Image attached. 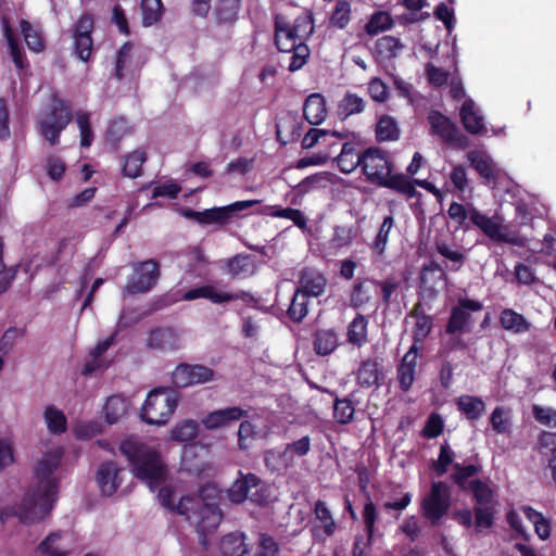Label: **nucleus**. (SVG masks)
Segmentation results:
<instances>
[{
    "mask_svg": "<svg viewBox=\"0 0 556 556\" xmlns=\"http://www.w3.org/2000/svg\"><path fill=\"white\" fill-rule=\"evenodd\" d=\"M61 458V450L55 448L37 462L34 468V485L21 504L0 509L1 522H5L11 517H17L23 523H31L50 514L58 498V480L53 472L59 467Z\"/></svg>",
    "mask_w": 556,
    "mask_h": 556,
    "instance_id": "1",
    "label": "nucleus"
},
{
    "mask_svg": "<svg viewBox=\"0 0 556 556\" xmlns=\"http://www.w3.org/2000/svg\"><path fill=\"white\" fill-rule=\"evenodd\" d=\"M119 451L132 465L134 475L144 481L150 490L153 491L165 481L167 469L154 448L129 438L121 443Z\"/></svg>",
    "mask_w": 556,
    "mask_h": 556,
    "instance_id": "2",
    "label": "nucleus"
},
{
    "mask_svg": "<svg viewBox=\"0 0 556 556\" xmlns=\"http://www.w3.org/2000/svg\"><path fill=\"white\" fill-rule=\"evenodd\" d=\"M215 491L212 485L201 488L197 496H182L177 504V514L184 516L198 533H211L219 526L223 514L214 503H206L210 492Z\"/></svg>",
    "mask_w": 556,
    "mask_h": 556,
    "instance_id": "3",
    "label": "nucleus"
},
{
    "mask_svg": "<svg viewBox=\"0 0 556 556\" xmlns=\"http://www.w3.org/2000/svg\"><path fill=\"white\" fill-rule=\"evenodd\" d=\"M178 404L177 393L169 388H156L149 392L141 408V418L149 425H165Z\"/></svg>",
    "mask_w": 556,
    "mask_h": 556,
    "instance_id": "4",
    "label": "nucleus"
},
{
    "mask_svg": "<svg viewBox=\"0 0 556 556\" xmlns=\"http://www.w3.org/2000/svg\"><path fill=\"white\" fill-rule=\"evenodd\" d=\"M72 119L68 105L60 98L53 97L49 111L38 118L37 125L39 134L51 146L60 141L61 132L66 128Z\"/></svg>",
    "mask_w": 556,
    "mask_h": 556,
    "instance_id": "5",
    "label": "nucleus"
},
{
    "mask_svg": "<svg viewBox=\"0 0 556 556\" xmlns=\"http://www.w3.org/2000/svg\"><path fill=\"white\" fill-rule=\"evenodd\" d=\"M275 42L279 51L292 52L288 66L290 72L300 70L306 63L309 56V49L304 42H299V39L289 29L288 24L276 21Z\"/></svg>",
    "mask_w": 556,
    "mask_h": 556,
    "instance_id": "6",
    "label": "nucleus"
},
{
    "mask_svg": "<svg viewBox=\"0 0 556 556\" xmlns=\"http://www.w3.org/2000/svg\"><path fill=\"white\" fill-rule=\"evenodd\" d=\"M260 202V200L238 201L226 206L213 207L202 212L188 208L184 212V215L201 225L223 226L227 224L235 214L250 208Z\"/></svg>",
    "mask_w": 556,
    "mask_h": 556,
    "instance_id": "7",
    "label": "nucleus"
},
{
    "mask_svg": "<svg viewBox=\"0 0 556 556\" xmlns=\"http://www.w3.org/2000/svg\"><path fill=\"white\" fill-rule=\"evenodd\" d=\"M451 506V486L445 482H432L430 492L421 502V510L425 518L432 525L448 511Z\"/></svg>",
    "mask_w": 556,
    "mask_h": 556,
    "instance_id": "8",
    "label": "nucleus"
},
{
    "mask_svg": "<svg viewBox=\"0 0 556 556\" xmlns=\"http://www.w3.org/2000/svg\"><path fill=\"white\" fill-rule=\"evenodd\" d=\"M427 119L430 125V135L458 149H466L469 146L468 137L441 112L431 110Z\"/></svg>",
    "mask_w": 556,
    "mask_h": 556,
    "instance_id": "9",
    "label": "nucleus"
},
{
    "mask_svg": "<svg viewBox=\"0 0 556 556\" xmlns=\"http://www.w3.org/2000/svg\"><path fill=\"white\" fill-rule=\"evenodd\" d=\"M228 497L230 502L236 504L243 503L245 500H250L256 504H263L266 502L264 483L254 473L243 475L240 472L239 478L228 490Z\"/></svg>",
    "mask_w": 556,
    "mask_h": 556,
    "instance_id": "10",
    "label": "nucleus"
},
{
    "mask_svg": "<svg viewBox=\"0 0 556 556\" xmlns=\"http://www.w3.org/2000/svg\"><path fill=\"white\" fill-rule=\"evenodd\" d=\"M362 170L367 180L381 185L393 172V166L384 151L379 148H368L363 152Z\"/></svg>",
    "mask_w": 556,
    "mask_h": 556,
    "instance_id": "11",
    "label": "nucleus"
},
{
    "mask_svg": "<svg viewBox=\"0 0 556 556\" xmlns=\"http://www.w3.org/2000/svg\"><path fill=\"white\" fill-rule=\"evenodd\" d=\"M159 277V264L154 260L138 263L134 266V273L129 277L124 292L127 294L146 293L155 286Z\"/></svg>",
    "mask_w": 556,
    "mask_h": 556,
    "instance_id": "12",
    "label": "nucleus"
},
{
    "mask_svg": "<svg viewBox=\"0 0 556 556\" xmlns=\"http://www.w3.org/2000/svg\"><path fill=\"white\" fill-rule=\"evenodd\" d=\"M215 371L204 365L179 364L172 374V380L177 388H187L213 381Z\"/></svg>",
    "mask_w": 556,
    "mask_h": 556,
    "instance_id": "13",
    "label": "nucleus"
},
{
    "mask_svg": "<svg viewBox=\"0 0 556 556\" xmlns=\"http://www.w3.org/2000/svg\"><path fill=\"white\" fill-rule=\"evenodd\" d=\"M207 299L215 304H220L224 302L237 301L241 300L245 303L255 302L254 296L247 291H238V292H222L218 291L214 286L205 285L198 288H193L184 293L182 300L185 301H193L197 299Z\"/></svg>",
    "mask_w": 556,
    "mask_h": 556,
    "instance_id": "14",
    "label": "nucleus"
},
{
    "mask_svg": "<svg viewBox=\"0 0 556 556\" xmlns=\"http://www.w3.org/2000/svg\"><path fill=\"white\" fill-rule=\"evenodd\" d=\"M180 332L173 327L152 329L147 338V348L159 352H174L181 348Z\"/></svg>",
    "mask_w": 556,
    "mask_h": 556,
    "instance_id": "15",
    "label": "nucleus"
},
{
    "mask_svg": "<svg viewBox=\"0 0 556 556\" xmlns=\"http://www.w3.org/2000/svg\"><path fill=\"white\" fill-rule=\"evenodd\" d=\"M471 224L495 242L517 244V239L502 231V219L498 216L489 217L480 211H471Z\"/></svg>",
    "mask_w": 556,
    "mask_h": 556,
    "instance_id": "16",
    "label": "nucleus"
},
{
    "mask_svg": "<svg viewBox=\"0 0 556 556\" xmlns=\"http://www.w3.org/2000/svg\"><path fill=\"white\" fill-rule=\"evenodd\" d=\"M249 417V410L240 406H230L208 413L202 424L207 430L230 427L235 422Z\"/></svg>",
    "mask_w": 556,
    "mask_h": 556,
    "instance_id": "17",
    "label": "nucleus"
},
{
    "mask_svg": "<svg viewBox=\"0 0 556 556\" xmlns=\"http://www.w3.org/2000/svg\"><path fill=\"white\" fill-rule=\"evenodd\" d=\"M93 28V20L90 15H83L74 29V49L75 53L81 61H88L92 52L91 30Z\"/></svg>",
    "mask_w": 556,
    "mask_h": 556,
    "instance_id": "18",
    "label": "nucleus"
},
{
    "mask_svg": "<svg viewBox=\"0 0 556 556\" xmlns=\"http://www.w3.org/2000/svg\"><path fill=\"white\" fill-rule=\"evenodd\" d=\"M482 309V303L470 299H459L458 306L454 307L446 325L447 333H456L465 330L470 323V314L468 311L478 312Z\"/></svg>",
    "mask_w": 556,
    "mask_h": 556,
    "instance_id": "19",
    "label": "nucleus"
},
{
    "mask_svg": "<svg viewBox=\"0 0 556 556\" xmlns=\"http://www.w3.org/2000/svg\"><path fill=\"white\" fill-rule=\"evenodd\" d=\"M298 291L306 296L317 298L325 291L327 279L318 270L305 267L300 271Z\"/></svg>",
    "mask_w": 556,
    "mask_h": 556,
    "instance_id": "20",
    "label": "nucleus"
},
{
    "mask_svg": "<svg viewBox=\"0 0 556 556\" xmlns=\"http://www.w3.org/2000/svg\"><path fill=\"white\" fill-rule=\"evenodd\" d=\"M467 160L488 182H494L498 178L500 168L485 152L478 150L469 151L467 153Z\"/></svg>",
    "mask_w": 556,
    "mask_h": 556,
    "instance_id": "21",
    "label": "nucleus"
},
{
    "mask_svg": "<svg viewBox=\"0 0 556 556\" xmlns=\"http://www.w3.org/2000/svg\"><path fill=\"white\" fill-rule=\"evenodd\" d=\"M121 469L113 462H105L100 465L97 472V482L103 495H113L121 484L118 477Z\"/></svg>",
    "mask_w": 556,
    "mask_h": 556,
    "instance_id": "22",
    "label": "nucleus"
},
{
    "mask_svg": "<svg viewBox=\"0 0 556 556\" xmlns=\"http://www.w3.org/2000/svg\"><path fill=\"white\" fill-rule=\"evenodd\" d=\"M384 375L380 364L376 359H365L356 372L357 384L362 388H379L382 384Z\"/></svg>",
    "mask_w": 556,
    "mask_h": 556,
    "instance_id": "23",
    "label": "nucleus"
},
{
    "mask_svg": "<svg viewBox=\"0 0 556 556\" xmlns=\"http://www.w3.org/2000/svg\"><path fill=\"white\" fill-rule=\"evenodd\" d=\"M460 118L468 132L473 135H484L486 132L483 116L476 109V104L471 99L464 101L460 109Z\"/></svg>",
    "mask_w": 556,
    "mask_h": 556,
    "instance_id": "24",
    "label": "nucleus"
},
{
    "mask_svg": "<svg viewBox=\"0 0 556 556\" xmlns=\"http://www.w3.org/2000/svg\"><path fill=\"white\" fill-rule=\"evenodd\" d=\"M409 316L415 318V326L413 329L414 342L421 343L429 336L433 328V318L432 316L426 314L421 302H417L414 305Z\"/></svg>",
    "mask_w": 556,
    "mask_h": 556,
    "instance_id": "25",
    "label": "nucleus"
},
{
    "mask_svg": "<svg viewBox=\"0 0 556 556\" xmlns=\"http://www.w3.org/2000/svg\"><path fill=\"white\" fill-rule=\"evenodd\" d=\"M303 115L311 125L321 124L327 116L325 98L319 93L308 96L303 105Z\"/></svg>",
    "mask_w": 556,
    "mask_h": 556,
    "instance_id": "26",
    "label": "nucleus"
},
{
    "mask_svg": "<svg viewBox=\"0 0 556 556\" xmlns=\"http://www.w3.org/2000/svg\"><path fill=\"white\" fill-rule=\"evenodd\" d=\"M128 407L126 397L119 394L111 395L103 406L105 421L110 425L116 424L127 414Z\"/></svg>",
    "mask_w": 556,
    "mask_h": 556,
    "instance_id": "27",
    "label": "nucleus"
},
{
    "mask_svg": "<svg viewBox=\"0 0 556 556\" xmlns=\"http://www.w3.org/2000/svg\"><path fill=\"white\" fill-rule=\"evenodd\" d=\"M456 406L457 409L471 421L479 419L485 410V404L482 399L472 395L459 396L456 400Z\"/></svg>",
    "mask_w": 556,
    "mask_h": 556,
    "instance_id": "28",
    "label": "nucleus"
},
{
    "mask_svg": "<svg viewBox=\"0 0 556 556\" xmlns=\"http://www.w3.org/2000/svg\"><path fill=\"white\" fill-rule=\"evenodd\" d=\"M336 160L340 170L350 174L358 166L362 167L363 153H356L354 144L346 142L342 146L341 152Z\"/></svg>",
    "mask_w": 556,
    "mask_h": 556,
    "instance_id": "29",
    "label": "nucleus"
},
{
    "mask_svg": "<svg viewBox=\"0 0 556 556\" xmlns=\"http://www.w3.org/2000/svg\"><path fill=\"white\" fill-rule=\"evenodd\" d=\"M329 137L337 138H346L348 135L345 132L340 131H329L326 129L311 128L303 137L301 146L303 149H312L318 143H323L326 146H332L329 141Z\"/></svg>",
    "mask_w": 556,
    "mask_h": 556,
    "instance_id": "30",
    "label": "nucleus"
},
{
    "mask_svg": "<svg viewBox=\"0 0 556 556\" xmlns=\"http://www.w3.org/2000/svg\"><path fill=\"white\" fill-rule=\"evenodd\" d=\"M219 548L223 556H243L248 553L244 534L233 532L223 536Z\"/></svg>",
    "mask_w": 556,
    "mask_h": 556,
    "instance_id": "31",
    "label": "nucleus"
},
{
    "mask_svg": "<svg viewBox=\"0 0 556 556\" xmlns=\"http://www.w3.org/2000/svg\"><path fill=\"white\" fill-rule=\"evenodd\" d=\"M314 351L318 355H329L338 346V336L332 329H320L314 333Z\"/></svg>",
    "mask_w": 556,
    "mask_h": 556,
    "instance_id": "32",
    "label": "nucleus"
},
{
    "mask_svg": "<svg viewBox=\"0 0 556 556\" xmlns=\"http://www.w3.org/2000/svg\"><path fill=\"white\" fill-rule=\"evenodd\" d=\"M500 321L505 330L513 331L514 333H522L531 328V324L523 315L510 308H506L501 313Z\"/></svg>",
    "mask_w": 556,
    "mask_h": 556,
    "instance_id": "33",
    "label": "nucleus"
},
{
    "mask_svg": "<svg viewBox=\"0 0 556 556\" xmlns=\"http://www.w3.org/2000/svg\"><path fill=\"white\" fill-rule=\"evenodd\" d=\"M366 105L365 100L355 93L346 92L338 104V116L345 119L351 115L359 114L364 111Z\"/></svg>",
    "mask_w": 556,
    "mask_h": 556,
    "instance_id": "34",
    "label": "nucleus"
},
{
    "mask_svg": "<svg viewBox=\"0 0 556 556\" xmlns=\"http://www.w3.org/2000/svg\"><path fill=\"white\" fill-rule=\"evenodd\" d=\"M453 468L454 472L451 475V478L462 491L469 490V478H473L482 470L481 466L473 464L464 466L456 463L453 464Z\"/></svg>",
    "mask_w": 556,
    "mask_h": 556,
    "instance_id": "35",
    "label": "nucleus"
},
{
    "mask_svg": "<svg viewBox=\"0 0 556 556\" xmlns=\"http://www.w3.org/2000/svg\"><path fill=\"white\" fill-rule=\"evenodd\" d=\"M435 250L440 255L451 262V265H446V268L452 271H458L467 260L466 254L463 251L455 249L445 242H437Z\"/></svg>",
    "mask_w": 556,
    "mask_h": 556,
    "instance_id": "36",
    "label": "nucleus"
},
{
    "mask_svg": "<svg viewBox=\"0 0 556 556\" xmlns=\"http://www.w3.org/2000/svg\"><path fill=\"white\" fill-rule=\"evenodd\" d=\"M240 0H218L215 9L217 23L232 24L238 18Z\"/></svg>",
    "mask_w": 556,
    "mask_h": 556,
    "instance_id": "37",
    "label": "nucleus"
},
{
    "mask_svg": "<svg viewBox=\"0 0 556 556\" xmlns=\"http://www.w3.org/2000/svg\"><path fill=\"white\" fill-rule=\"evenodd\" d=\"M403 49L404 45L393 36H383L376 42L377 53L386 60L395 59Z\"/></svg>",
    "mask_w": 556,
    "mask_h": 556,
    "instance_id": "38",
    "label": "nucleus"
},
{
    "mask_svg": "<svg viewBox=\"0 0 556 556\" xmlns=\"http://www.w3.org/2000/svg\"><path fill=\"white\" fill-rule=\"evenodd\" d=\"M367 319L358 314L349 325L348 341L362 346L367 341Z\"/></svg>",
    "mask_w": 556,
    "mask_h": 556,
    "instance_id": "39",
    "label": "nucleus"
},
{
    "mask_svg": "<svg viewBox=\"0 0 556 556\" xmlns=\"http://www.w3.org/2000/svg\"><path fill=\"white\" fill-rule=\"evenodd\" d=\"M469 492L472 493L477 506H492L494 492L490 485L479 479L469 482Z\"/></svg>",
    "mask_w": 556,
    "mask_h": 556,
    "instance_id": "40",
    "label": "nucleus"
},
{
    "mask_svg": "<svg viewBox=\"0 0 556 556\" xmlns=\"http://www.w3.org/2000/svg\"><path fill=\"white\" fill-rule=\"evenodd\" d=\"M394 226V218L392 215H388L383 218L382 224L379 227L378 233L376 235L370 249L377 255H382L386 251L389 235Z\"/></svg>",
    "mask_w": 556,
    "mask_h": 556,
    "instance_id": "41",
    "label": "nucleus"
},
{
    "mask_svg": "<svg viewBox=\"0 0 556 556\" xmlns=\"http://www.w3.org/2000/svg\"><path fill=\"white\" fill-rule=\"evenodd\" d=\"M147 161L146 151L139 149L125 156L123 172L130 178H137L141 175L142 164Z\"/></svg>",
    "mask_w": 556,
    "mask_h": 556,
    "instance_id": "42",
    "label": "nucleus"
},
{
    "mask_svg": "<svg viewBox=\"0 0 556 556\" xmlns=\"http://www.w3.org/2000/svg\"><path fill=\"white\" fill-rule=\"evenodd\" d=\"M354 392L348 397L339 400L336 399L333 403V416L339 424L345 425L353 420L355 407L353 405Z\"/></svg>",
    "mask_w": 556,
    "mask_h": 556,
    "instance_id": "43",
    "label": "nucleus"
},
{
    "mask_svg": "<svg viewBox=\"0 0 556 556\" xmlns=\"http://www.w3.org/2000/svg\"><path fill=\"white\" fill-rule=\"evenodd\" d=\"M380 186L396 190L407 198H413L417 193L414 184L410 182L403 174L392 175L391 173Z\"/></svg>",
    "mask_w": 556,
    "mask_h": 556,
    "instance_id": "44",
    "label": "nucleus"
},
{
    "mask_svg": "<svg viewBox=\"0 0 556 556\" xmlns=\"http://www.w3.org/2000/svg\"><path fill=\"white\" fill-rule=\"evenodd\" d=\"M437 280L446 281L447 276L442 265L431 261L422 266L420 281L424 286L433 288Z\"/></svg>",
    "mask_w": 556,
    "mask_h": 556,
    "instance_id": "45",
    "label": "nucleus"
},
{
    "mask_svg": "<svg viewBox=\"0 0 556 556\" xmlns=\"http://www.w3.org/2000/svg\"><path fill=\"white\" fill-rule=\"evenodd\" d=\"M400 130L395 119L389 115H383L377 123L376 137L378 141L396 140Z\"/></svg>",
    "mask_w": 556,
    "mask_h": 556,
    "instance_id": "46",
    "label": "nucleus"
},
{
    "mask_svg": "<svg viewBox=\"0 0 556 556\" xmlns=\"http://www.w3.org/2000/svg\"><path fill=\"white\" fill-rule=\"evenodd\" d=\"M308 313V296L295 290L290 306L288 308V316L295 323H301Z\"/></svg>",
    "mask_w": 556,
    "mask_h": 556,
    "instance_id": "47",
    "label": "nucleus"
},
{
    "mask_svg": "<svg viewBox=\"0 0 556 556\" xmlns=\"http://www.w3.org/2000/svg\"><path fill=\"white\" fill-rule=\"evenodd\" d=\"M314 514L316 519L320 522L324 533L327 536H331L337 529V525L333 520L330 509L327 507L324 501H316L314 505Z\"/></svg>",
    "mask_w": 556,
    "mask_h": 556,
    "instance_id": "48",
    "label": "nucleus"
},
{
    "mask_svg": "<svg viewBox=\"0 0 556 556\" xmlns=\"http://www.w3.org/2000/svg\"><path fill=\"white\" fill-rule=\"evenodd\" d=\"M477 208L472 204L463 205L457 202H452L447 214L448 217L454 220L458 227L468 229L469 224L467 220L471 222V211H476Z\"/></svg>",
    "mask_w": 556,
    "mask_h": 556,
    "instance_id": "49",
    "label": "nucleus"
},
{
    "mask_svg": "<svg viewBox=\"0 0 556 556\" xmlns=\"http://www.w3.org/2000/svg\"><path fill=\"white\" fill-rule=\"evenodd\" d=\"M45 420L50 432L58 434L66 431V417L62 410L54 406L46 408Z\"/></svg>",
    "mask_w": 556,
    "mask_h": 556,
    "instance_id": "50",
    "label": "nucleus"
},
{
    "mask_svg": "<svg viewBox=\"0 0 556 556\" xmlns=\"http://www.w3.org/2000/svg\"><path fill=\"white\" fill-rule=\"evenodd\" d=\"M142 22L144 26H151L163 14V3L161 0H141Z\"/></svg>",
    "mask_w": 556,
    "mask_h": 556,
    "instance_id": "51",
    "label": "nucleus"
},
{
    "mask_svg": "<svg viewBox=\"0 0 556 556\" xmlns=\"http://www.w3.org/2000/svg\"><path fill=\"white\" fill-rule=\"evenodd\" d=\"M490 422L492 429L498 434H505L510 432L511 420L509 410L504 407L497 406L491 414Z\"/></svg>",
    "mask_w": 556,
    "mask_h": 556,
    "instance_id": "52",
    "label": "nucleus"
},
{
    "mask_svg": "<svg viewBox=\"0 0 556 556\" xmlns=\"http://www.w3.org/2000/svg\"><path fill=\"white\" fill-rule=\"evenodd\" d=\"M21 29L27 47L34 52H41L45 48L41 34L26 20L21 21Z\"/></svg>",
    "mask_w": 556,
    "mask_h": 556,
    "instance_id": "53",
    "label": "nucleus"
},
{
    "mask_svg": "<svg viewBox=\"0 0 556 556\" xmlns=\"http://www.w3.org/2000/svg\"><path fill=\"white\" fill-rule=\"evenodd\" d=\"M198 424L194 420L186 419L177 424L172 431V439L178 442H189L198 434Z\"/></svg>",
    "mask_w": 556,
    "mask_h": 556,
    "instance_id": "54",
    "label": "nucleus"
},
{
    "mask_svg": "<svg viewBox=\"0 0 556 556\" xmlns=\"http://www.w3.org/2000/svg\"><path fill=\"white\" fill-rule=\"evenodd\" d=\"M355 237L356 232L352 227L336 226L329 243L332 249H342L349 247Z\"/></svg>",
    "mask_w": 556,
    "mask_h": 556,
    "instance_id": "55",
    "label": "nucleus"
},
{
    "mask_svg": "<svg viewBox=\"0 0 556 556\" xmlns=\"http://www.w3.org/2000/svg\"><path fill=\"white\" fill-rule=\"evenodd\" d=\"M351 2L338 0L330 17V24L338 28H344L350 22Z\"/></svg>",
    "mask_w": 556,
    "mask_h": 556,
    "instance_id": "56",
    "label": "nucleus"
},
{
    "mask_svg": "<svg viewBox=\"0 0 556 556\" xmlns=\"http://www.w3.org/2000/svg\"><path fill=\"white\" fill-rule=\"evenodd\" d=\"M276 134L282 144L294 140L299 136L298 125L294 119L283 118L276 124Z\"/></svg>",
    "mask_w": 556,
    "mask_h": 556,
    "instance_id": "57",
    "label": "nucleus"
},
{
    "mask_svg": "<svg viewBox=\"0 0 556 556\" xmlns=\"http://www.w3.org/2000/svg\"><path fill=\"white\" fill-rule=\"evenodd\" d=\"M238 448L240 451H247L252 441L256 438V427L249 420H243L240 422L238 431Z\"/></svg>",
    "mask_w": 556,
    "mask_h": 556,
    "instance_id": "58",
    "label": "nucleus"
},
{
    "mask_svg": "<svg viewBox=\"0 0 556 556\" xmlns=\"http://www.w3.org/2000/svg\"><path fill=\"white\" fill-rule=\"evenodd\" d=\"M4 37L9 45L10 54L12 56V60H13L15 66L18 70L25 68L27 65L26 59H25L21 48L18 47V43L15 40L13 33L8 24L4 25Z\"/></svg>",
    "mask_w": 556,
    "mask_h": 556,
    "instance_id": "59",
    "label": "nucleus"
},
{
    "mask_svg": "<svg viewBox=\"0 0 556 556\" xmlns=\"http://www.w3.org/2000/svg\"><path fill=\"white\" fill-rule=\"evenodd\" d=\"M371 300L370 286L366 281H358L354 285L351 294V305L353 307H362Z\"/></svg>",
    "mask_w": 556,
    "mask_h": 556,
    "instance_id": "60",
    "label": "nucleus"
},
{
    "mask_svg": "<svg viewBox=\"0 0 556 556\" xmlns=\"http://www.w3.org/2000/svg\"><path fill=\"white\" fill-rule=\"evenodd\" d=\"M289 29L294 34V36L299 39V42L304 40L313 33V22L312 17L304 15L299 16L293 25H289Z\"/></svg>",
    "mask_w": 556,
    "mask_h": 556,
    "instance_id": "61",
    "label": "nucleus"
},
{
    "mask_svg": "<svg viewBox=\"0 0 556 556\" xmlns=\"http://www.w3.org/2000/svg\"><path fill=\"white\" fill-rule=\"evenodd\" d=\"M454 452L450 445L445 442L440 446V454L438 460L433 464V469L438 476H443L447 472V468L453 464Z\"/></svg>",
    "mask_w": 556,
    "mask_h": 556,
    "instance_id": "62",
    "label": "nucleus"
},
{
    "mask_svg": "<svg viewBox=\"0 0 556 556\" xmlns=\"http://www.w3.org/2000/svg\"><path fill=\"white\" fill-rule=\"evenodd\" d=\"M279 553V544L267 533H261L255 556H277Z\"/></svg>",
    "mask_w": 556,
    "mask_h": 556,
    "instance_id": "63",
    "label": "nucleus"
},
{
    "mask_svg": "<svg viewBox=\"0 0 556 556\" xmlns=\"http://www.w3.org/2000/svg\"><path fill=\"white\" fill-rule=\"evenodd\" d=\"M392 24V20L390 15L386 12L375 13L370 21L366 24V31L369 35H376L379 31H382L389 28Z\"/></svg>",
    "mask_w": 556,
    "mask_h": 556,
    "instance_id": "64",
    "label": "nucleus"
}]
</instances>
